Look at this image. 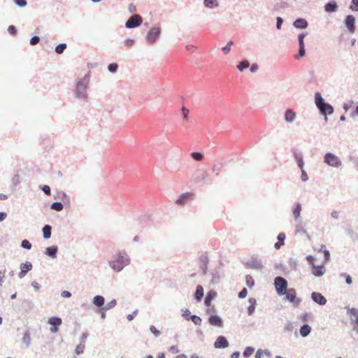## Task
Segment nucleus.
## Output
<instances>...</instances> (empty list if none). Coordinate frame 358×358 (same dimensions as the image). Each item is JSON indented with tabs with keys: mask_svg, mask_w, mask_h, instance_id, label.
<instances>
[{
	"mask_svg": "<svg viewBox=\"0 0 358 358\" xmlns=\"http://www.w3.org/2000/svg\"><path fill=\"white\" fill-rule=\"evenodd\" d=\"M350 161L354 164L355 169L358 171V156H353L350 157Z\"/></svg>",
	"mask_w": 358,
	"mask_h": 358,
	"instance_id": "e2e57ef3",
	"label": "nucleus"
},
{
	"mask_svg": "<svg viewBox=\"0 0 358 358\" xmlns=\"http://www.w3.org/2000/svg\"><path fill=\"white\" fill-rule=\"evenodd\" d=\"M116 304H117L116 300L113 299L110 301H109L108 303H107L106 305H104L103 310H108L110 309H112L116 306Z\"/></svg>",
	"mask_w": 358,
	"mask_h": 358,
	"instance_id": "c03bdc74",
	"label": "nucleus"
},
{
	"mask_svg": "<svg viewBox=\"0 0 358 358\" xmlns=\"http://www.w3.org/2000/svg\"><path fill=\"white\" fill-rule=\"evenodd\" d=\"M41 190L46 194L50 195L51 193V189L50 186L44 185L41 187Z\"/></svg>",
	"mask_w": 358,
	"mask_h": 358,
	"instance_id": "4d7b16f0",
	"label": "nucleus"
},
{
	"mask_svg": "<svg viewBox=\"0 0 358 358\" xmlns=\"http://www.w3.org/2000/svg\"><path fill=\"white\" fill-rule=\"evenodd\" d=\"M50 208L56 211H61L64 208V205L62 202L55 201L51 204Z\"/></svg>",
	"mask_w": 358,
	"mask_h": 358,
	"instance_id": "58836bf2",
	"label": "nucleus"
},
{
	"mask_svg": "<svg viewBox=\"0 0 358 358\" xmlns=\"http://www.w3.org/2000/svg\"><path fill=\"white\" fill-rule=\"evenodd\" d=\"M134 40L131 38H127L124 41V45L127 47H131L134 45Z\"/></svg>",
	"mask_w": 358,
	"mask_h": 358,
	"instance_id": "338daca9",
	"label": "nucleus"
},
{
	"mask_svg": "<svg viewBox=\"0 0 358 358\" xmlns=\"http://www.w3.org/2000/svg\"><path fill=\"white\" fill-rule=\"evenodd\" d=\"M296 118V113L292 108H287L285 111L284 120L288 124L293 123Z\"/></svg>",
	"mask_w": 358,
	"mask_h": 358,
	"instance_id": "2eb2a0df",
	"label": "nucleus"
},
{
	"mask_svg": "<svg viewBox=\"0 0 358 358\" xmlns=\"http://www.w3.org/2000/svg\"><path fill=\"white\" fill-rule=\"evenodd\" d=\"M289 267L294 271H296L298 266V261L294 258H289L288 261Z\"/></svg>",
	"mask_w": 358,
	"mask_h": 358,
	"instance_id": "37998d69",
	"label": "nucleus"
},
{
	"mask_svg": "<svg viewBox=\"0 0 358 358\" xmlns=\"http://www.w3.org/2000/svg\"><path fill=\"white\" fill-rule=\"evenodd\" d=\"M43 236L45 239H48L51 237L52 227L49 224H45L43 227Z\"/></svg>",
	"mask_w": 358,
	"mask_h": 358,
	"instance_id": "473e14b6",
	"label": "nucleus"
},
{
	"mask_svg": "<svg viewBox=\"0 0 358 358\" xmlns=\"http://www.w3.org/2000/svg\"><path fill=\"white\" fill-rule=\"evenodd\" d=\"M248 302L250 305L247 308V313L248 315L251 316L255 313L257 306V300L255 298H249Z\"/></svg>",
	"mask_w": 358,
	"mask_h": 358,
	"instance_id": "cd10ccee",
	"label": "nucleus"
},
{
	"mask_svg": "<svg viewBox=\"0 0 358 358\" xmlns=\"http://www.w3.org/2000/svg\"><path fill=\"white\" fill-rule=\"evenodd\" d=\"M274 285L277 294L279 296H283L287 292L288 283L285 278L281 276H277L274 279Z\"/></svg>",
	"mask_w": 358,
	"mask_h": 358,
	"instance_id": "20e7f679",
	"label": "nucleus"
},
{
	"mask_svg": "<svg viewBox=\"0 0 358 358\" xmlns=\"http://www.w3.org/2000/svg\"><path fill=\"white\" fill-rule=\"evenodd\" d=\"M324 162L327 165L336 168L341 166L342 164L341 159L331 152H327L324 155Z\"/></svg>",
	"mask_w": 358,
	"mask_h": 358,
	"instance_id": "0eeeda50",
	"label": "nucleus"
},
{
	"mask_svg": "<svg viewBox=\"0 0 358 358\" xmlns=\"http://www.w3.org/2000/svg\"><path fill=\"white\" fill-rule=\"evenodd\" d=\"M190 320L196 326H200L202 322L201 318L196 315H193L192 317H189Z\"/></svg>",
	"mask_w": 358,
	"mask_h": 358,
	"instance_id": "79ce46f5",
	"label": "nucleus"
},
{
	"mask_svg": "<svg viewBox=\"0 0 358 358\" xmlns=\"http://www.w3.org/2000/svg\"><path fill=\"white\" fill-rule=\"evenodd\" d=\"M40 41V38L38 36H34L30 39V44L31 45H35L38 44Z\"/></svg>",
	"mask_w": 358,
	"mask_h": 358,
	"instance_id": "052dcab7",
	"label": "nucleus"
},
{
	"mask_svg": "<svg viewBox=\"0 0 358 358\" xmlns=\"http://www.w3.org/2000/svg\"><path fill=\"white\" fill-rule=\"evenodd\" d=\"M347 313L350 317L352 324L358 323V309L356 308H348Z\"/></svg>",
	"mask_w": 358,
	"mask_h": 358,
	"instance_id": "aec40b11",
	"label": "nucleus"
},
{
	"mask_svg": "<svg viewBox=\"0 0 358 358\" xmlns=\"http://www.w3.org/2000/svg\"><path fill=\"white\" fill-rule=\"evenodd\" d=\"M22 343L26 345L27 347H29L31 344V336L29 331L27 330L24 332L23 337H22Z\"/></svg>",
	"mask_w": 358,
	"mask_h": 358,
	"instance_id": "c9c22d12",
	"label": "nucleus"
},
{
	"mask_svg": "<svg viewBox=\"0 0 358 358\" xmlns=\"http://www.w3.org/2000/svg\"><path fill=\"white\" fill-rule=\"evenodd\" d=\"M233 44H234V42H233L232 41H229V42L227 43V45H226L224 47H223V48H222V52H223L225 55H227V54L230 52V50H231V46L233 45Z\"/></svg>",
	"mask_w": 358,
	"mask_h": 358,
	"instance_id": "de8ad7c7",
	"label": "nucleus"
},
{
	"mask_svg": "<svg viewBox=\"0 0 358 358\" xmlns=\"http://www.w3.org/2000/svg\"><path fill=\"white\" fill-rule=\"evenodd\" d=\"M244 265L248 268H253L260 270L263 268L262 262L258 259L257 256H252L251 259L244 263Z\"/></svg>",
	"mask_w": 358,
	"mask_h": 358,
	"instance_id": "9b49d317",
	"label": "nucleus"
},
{
	"mask_svg": "<svg viewBox=\"0 0 358 358\" xmlns=\"http://www.w3.org/2000/svg\"><path fill=\"white\" fill-rule=\"evenodd\" d=\"M308 35L307 32H303L298 35V41H299V53L297 55H295V59H299L301 57H303L306 55L305 50V44H304V38Z\"/></svg>",
	"mask_w": 358,
	"mask_h": 358,
	"instance_id": "9d476101",
	"label": "nucleus"
},
{
	"mask_svg": "<svg viewBox=\"0 0 358 358\" xmlns=\"http://www.w3.org/2000/svg\"><path fill=\"white\" fill-rule=\"evenodd\" d=\"M311 331V327L307 324H303L300 328V334L302 337L308 336Z\"/></svg>",
	"mask_w": 358,
	"mask_h": 358,
	"instance_id": "2f4dec72",
	"label": "nucleus"
},
{
	"mask_svg": "<svg viewBox=\"0 0 358 358\" xmlns=\"http://www.w3.org/2000/svg\"><path fill=\"white\" fill-rule=\"evenodd\" d=\"M311 299L320 306H324L327 303L326 298L319 292H313L311 294Z\"/></svg>",
	"mask_w": 358,
	"mask_h": 358,
	"instance_id": "4468645a",
	"label": "nucleus"
},
{
	"mask_svg": "<svg viewBox=\"0 0 358 358\" xmlns=\"http://www.w3.org/2000/svg\"><path fill=\"white\" fill-rule=\"evenodd\" d=\"M255 351V348L253 347H246L243 355L244 357L248 358Z\"/></svg>",
	"mask_w": 358,
	"mask_h": 358,
	"instance_id": "a18cd8bd",
	"label": "nucleus"
},
{
	"mask_svg": "<svg viewBox=\"0 0 358 358\" xmlns=\"http://www.w3.org/2000/svg\"><path fill=\"white\" fill-rule=\"evenodd\" d=\"M223 264L221 261L219 262V265L212 268L210 271L211 275L210 282L213 284H217L220 282L222 278L224 276V272L222 271Z\"/></svg>",
	"mask_w": 358,
	"mask_h": 358,
	"instance_id": "39448f33",
	"label": "nucleus"
},
{
	"mask_svg": "<svg viewBox=\"0 0 358 358\" xmlns=\"http://www.w3.org/2000/svg\"><path fill=\"white\" fill-rule=\"evenodd\" d=\"M88 83L89 78L87 76H85L77 83L75 94L78 99L87 100V86Z\"/></svg>",
	"mask_w": 358,
	"mask_h": 358,
	"instance_id": "7ed1b4c3",
	"label": "nucleus"
},
{
	"mask_svg": "<svg viewBox=\"0 0 358 358\" xmlns=\"http://www.w3.org/2000/svg\"><path fill=\"white\" fill-rule=\"evenodd\" d=\"M350 8L355 11H358V0H352Z\"/></svg>",
	"mask_w": 358,
	"mask_h": 358,
	"instance_id": "13d9d810",
	"label": "nucleus"
},
{
	"mask_svg": "<svg viewBox=\"0 0 358 358\" xmlns=\"http://www.w3.org/2000/svg\"><path fill=\"white\" fill-rule=\"evenodd\" d=\"M14 3L19 7H25L27 4V0H13Z\"/></svg>",
	"mask_w": 358,
	"mask_h": 358,
	"instance_id": "5fc2aeb1",
	"label": "nucleus"
},
{
	"mask_svg": "<svg viewBox=\"0 0 358 358\" xmlns=\"http://www.w3.org/2000/svg\"><path fill=\"white\" fill-rule=\"evenodd\" d=\"M295 221L296 222L295 225V233L300 234H306L307 231L305 229V223L301 220Z\"/></svg>",
	"mask_w": 358,
	"mask_h": 358,
	"instance_id": "b1692460",
	"label": "nucleus"
},
{
	"mask_svg": "<svg viewBox=\"0 0 358 358\" xmlns=\"http://www.w3.org/2000/svg\"><path fill=\"white\" fill-rule=\"evenodd\" d=\"M131 259L124 250L118 251L108 262L110 267L115 272H120L130 264Z\"/></svg>",
	"mask_w": 358,
	"mask_h": 358,
	"instance_id": "f257e3e1",
	"label": "nucleus"
},
{
	"mask_svg": "<svg viewBox=\"0 0 358 358\" xmlns=\"http://www.w3.org/2000/svg\"><path fill=\"white\" fill-rule=\"evenodd\" d=\"M58 251V248L57 246H50L45 249V255L51 258H56L57 257V253Z\"/></svg>",
	"mask_w": 358,
	"mask_h": 358,
	"instance_id": "c756f323",
	"label": "nucleus"
},
{
	"mask_svg": "<svg viewBox=\"0 0 358 358\" xmlns=\"http://www.w3.org/2000/svg\"><path fill=\"white\" fill-rule=\"evenodd\" d=\"M250 66V62L247 59H243L236 66V68L240 71H243L245 69Z\"/></svg>",
	"mask_w": 358,
	"mask_h": 358,
	"instance_id": "f704fd0d",
	"label": "nucleus"
},
{
	"mask_svg": "<svg viewBox=\"0 0 358 358\" xmlns=\"http://www.w3.org/2000/svg\"><path fill=\"white\" fill-rule=\"evenodd\" d=\"M143 22L142 17L138 14L131 15L126 22L125 27L133 29L139 27Z\"/></svg>",
	"mask_w": 358,
	"mask_h": 358,
	"instance_id": "6e6552de",
	"label": "nucleus"
},
{
	"mask_svg": "<svg viewBox=\"0 0 358 358\" xmlns=\"http://www.w3.org/2000/svg\"><path fill=\"white\" fill-rule=\"evenodd\" d=\"M31 246V243L27 239H24L21 242V247L24 249L30 250Z\"/></svg>",
	"mask_w": 358,
	"mask_h": 358,
	"instance_id": "3c124183",
	"label": "nucleus"
},
{
	"mask_svg": "<svg viewBox=\"0 0 358 358\" xmlns=\"http://www.w3.org/2000/svg\"><path fill=\"white\" fill-rule=\"evenodd\" d=\"M85 349V344L80 343L76 348V353L77 355H80L83 352Z\"/></svg>",
	"mask_w": 358,
	"mask_h": 358,
	"instance_id": "6e6d98bb",
	"label": "nucleus"
},
{
	"mask_svg": "<svg viewBox=\"0 0 358 358\" xmlns=\"http://www.w3.org/2000/svg\"><path fill=\"white\" fill-rule=\"evenodd\" d=\"M294 327L291 322H287L285 326V331L287 332H292L293 331Z\"/></svg>",
	"mask_w": 358,
	"mask_h": 358,
	"instance_id": "bf43d9fd",
	"label": "nucleus"
},
{
	"mask_svg": "<svg viewBox=\"0 0 358 358\" xmlns=\"http://www.w3.org/2000/svg\"><path fill=\"white\" fill-rule=\"evenodd\" d=\"M245 282L247 286L250 288H252L255 285V280L250 275H247L245 276Z\"/></svg>",
	"mask_w": 358,
	"mask_h": 358,
	"instance_id": "49530a36",
	"label": "nucleus"
},
{
	"mask_svg": "<svg viewBox=\"0 0 358 358\" xmlns=\"http://www.w3.org/2000/svg\"><path fill=\"white\" fill-rule=\"evenodd\" d=\"M319 252H322L324 253V257L325 262H327V261L329 260V259H330V252L327 249L325 245H324V244L321 245L320 249Z\"/></svg>",
	"mask_w": 358,
	"mask_h": 358,
	"instance_id": "e433bc0d",
	"label": "nucleus"
},
{
	"mask_svg": "<svg viewBox=\"0 0 358 358\" xmlns=\"http://www.w3.org/2000/svg\"><path fill=\"white\" fill-rule=\"evenodd\" d=\"M248 294V290L246 288H243L241 290V292L238 293V297L240 299H244L245 297H246Z\"/></svg>",
	"mask_w": 358,
	"mask_h": 358,
	"instance_id": "0e129e2a",
	"label": "nucleus"
},
{
	"mask_svg": "<svg viewBox=\"0 0 358 358\" xmlns=\"http://www.w3.org/2000/svg\"><path fill=\"white\" fill-rule=\"evenodd\" d=\"M182 316L186 320H190V317H192L193 315H191V313L189 309L185 308L182 310Z\"/></svg>",
	"mask_w": 358,
	"mask_h": 358,
	"instance_id": "09e8293b",
	"label": "nucleus"
},
{
	"mask_svg": "<svg viewBox=\"0 0 358 358\" xmlns=\"http://www.w3.org/2000/svg\"><path fill=\"white\" fill-rule=\"evenodd\" d=\"M203 4L206 7L213 8V7L218 6V2L217 0H204Z\"/></svg>",
	"mask_w": 358,
	"mask_h": 358,
	"instance_id": "4c0bfd02",
	"label": "nucleus"
},
{
	"mask_svg": "<svg viewBox=\"0 0 358 358\" xmlns=\"http://www.w3.org/2000/svg\"><path fill=\"white\" fill-rule=\"evenodd\" d=\"M48 323L51 326L58 327L62 324V320L59 317H51L48 319Z\"/></svg>",
	"mask_w": 358,
	"mask_h": 358,
	"instance_id": "72a5a7b5",
	"label": "nucleus"
},
{
	"mask_svg": "<svg viewBox=\"0 0 358 358\" xmlns=\"http://www.w3.org/2000/svg\"><path fill=\"white\" fill-rule=\"evenodd\" d=\"M20 268V272L18 273V276L20 278H22L29 271L32 269V264L31 262H27L21 264Z\"/></svg>",
	"mask_w": 358,
	"mask_h": 358,
	"instance_id": "f3484780",
	"label": "nucleus"
},
{
	"mask_svg": "<svg viewBox=\"0 0 358 358\" xmlns=\"http://www.w3.org/2000/svg\"><path fill=\"white\" fill-rule=\"evenodd\" d=\"M340 276L341 277H343V278H345V282L348 284V285H351L352 282V278L351 276L348 274L347 273H340Z\"/></svg>",
	"mask_w": 358,
	"mask_h": 358,
	"instance_id": "8fccbe9b",
	"label": "nucleus"
},
{
	"mask_svg": "<svg viewBox=\"0 0 358 358\" xmlns=\"http://www.w3.org/2000/svg\"><path fill=\"white\" fill-rule=\"evenodd\" d=\"M325 273V268L324 266H312V273L316 277H320Z\"/></svg>",
	"mask_w": 358,
	"mask_h": 358,
	"instance_id": "393cba45",
	"label": "nucleus"
},
{
	"mask_svg": "<svg viewBox=\"0 0 358 358\" xmlns=\"http://www.w3.org/2000/svg\"><path fill=\"white\" fill-rule=\"evenodd\" d=\"M191 157L193 159L197 162H200L203 159V155L199 152H193L191 154Z\"/></svg>",
	"mask_w": 358,
	"mask_h": 358,
	"instance_id": "ea45409f",
	"label": "nucleus"
},
{
	"mask_svg": "<svg viewBox=\"0 0 358 358\" xmlns=\"http://www.w3.org/2000/svg\"><path fill=\"white\" fill-rule=\"evenodd\" d=\"M66 46H67L66 44L64 43H59V45H57L55 47V52L59 55L62 54L64 52V51L65 50V49L66 48Z\"/></svg>",
	"mask_w": 358,
	"mask_h": 358,
	"instance_id": "a19ab883",
	"label": "nucleus"
},
{
	"mask_svg": "<svg viewBox=\"0 0 358 358\" xmlns=\"http://www.w3.org/2000/svg\"><path fill=\"white\" fill-rule=\"evenodd\" d=\"M285 295V300L290 302L295 307L298 306L301 302V300L296 297V292L294 288H289Z\"/></svg>",
	"mask_w": 358,
	"mask_h": 358,
	"instance_id": "1a4fd4ad",
	"label": "nucleus"
},
{
	"mask_svg": "<svg viewBox=\"0 0 358 358\" xmlns=\"http://www.w3.org/2000/svg\"><path fill=\"white\" fill-rule=\"evenodd\" d=\"M293 26L297 29H306L308 23L304 18L299 17L293 22Z\"/></svg>",
	"mask_w": 358,
	"mask_h": 358,
	"instance_id": "5701e85b",
	"label": "nucleus"
},
{
	"mask_svg": "<svg viewBox=\"0 0 358 358\" xmlns=\"http://www.w3.org/2000/svg\"><path fill=\"white\" fill-rule=\"evenodd\" d=\"M8 31L12 34V35H15L17 33V29L15 28V26L13 25H10L8 28Z\"/></svg>",
	"mask_w": 358,
	"mask_h": 358,
	"instance_id": "774afa93",
	"label": "nucleus"
},
{
	"mask_svg": "<svg viewBox=\"0 0 358 358\" xmlns=\"http://www.w3.org/2000/svg\"><path fill=\"white\" fill-rule=\"evenodd\" d=\"M208 263H209L208 256L207 255V252H204L199 258V268L202 271V274L204 275H207V273L208 272Z\"/></svg>",
	"mask_w": 358,
	"mask_h": 358,
	"instance_id": "f8f14e48",
	"label": "nucleus"
},
{
	"mask_svg": "<svg viewBox=\"0 0 358 358\" xmlns=\"http://www.w3.org/2000/svg\"><path fill=\"white\" fill-rule=\"evenodd\" d=\"M283 22V20L281 17H277L276 18V29H280L282 24Z\"/></svg>",
	"mask_w": 358,
	"mask_h": 358,
	"instance_id": "69168bd1",
	"label": "nucleus"
},
{
	"mask_svg": "<svg viewBox=\"0 0 358 358\" xmlns=\"http://www.w3.org/2000/svg\"><path fill=\"white\" fill-rule=\"evenodd\" d=\"M217 296V292L213 290L209 291L204 300V303L207 307H210L211 305V301Z\"/></svg>",
	"mask_w": 358,
	"mask_h": 358,
	"instance_id": "a878e982",
	"label": "nucleus"
},
{
	"mask_svg": "<svg viewBox=\"0 0 358 358\" xmlns=\"http://www.w3.org/2000/svg\"><path fill=\"white\" fill-rule=\"evenodd\" d=\"M229 346V342L224 336H219L214 343V347L217 349L226 348Z\"/></svg>",
	"mask_w": 358,
	"mask_h": 358,
	"instance_id": "dca6fc26",
	"label": "nucleus"
},
{
	"mask_svg": "<svg viewBox=\"0 0 358 358\" xmlns=\"http://www.w3.org/2000/svg\"><path fill=\"white\" fill-rule=\"evenodd\" d=\"M344 24L350 34H353L355 31V17L352 15L346 16Z\"/></svg>",
	"mask_w": 358,
	"mask_h": 358,
	"instance_id": "ddd939ff",
	"label": "nucleus"
},
{
	"mask_svg": "<svg viewBox=\"0 0 358 358\" xmlns=\"http://www.w3.org/2000/svg\"><path fill=\"white\" fill-rule=\"evenodd\" d=\"M315 103L320 111V113L325 117L326 120H327V115H330L334 113V107L330 103L325 101L320 92H316L315 94Z\"/></svg>",
	"mask_w": 358,
	"mask_h": 358,
	"instance_id": "f03ea898",
	"label": "nucleus"
},
{
	"mask_svg": "<svg viewBox=\"0 0 358 358\" xmlns=\"http://www.w3.org/2000/svg\"><path fill=\"white\" fill-rule=\"evenodd\" d=\"M203 297V288L201 285H199L196 287V292L194 293V299L196 302H200Z\"/></svg>",
	"mask_w": 358,
	"mask_h": 358,
	"instance_id": "7c9ffc66",
	"label": "nucleus"
},
{
	"mask_svg": "<svg viewBox=\"0 0 358 358\" xmlns=\"http://www.w3.org/2000/svg\"><path fill=\"white\" fill-rule=\"evenodd\" d=\"M118 69V65L116 63H111L108 66V70L110 73H116Z\"/></svg>",
	"mask_w": 358,
	"mask_h": 358,
	"instance_id": "603ef678",
	"label": "nucleus"
},
{
	"mask_svg": "<svg viewBox=\"0 0 358 358\" xmlns=\"http://www.w3.org/2000/svg\"><path fill=\"white\" fill-rule=\"evenodd\" d=\"M301 210V204L299 202H296L294 204L292 211L294 220H301L300 217Z\"/></svg>",
	"mask_w": 358,
	"mask_h": 358,
	"instance_id": "4be33fe9",
	"label": "nucleus"
},
{
	"mask_svg": "<svg viewBox=\"0 0 358 358\" xmlns=\"http://www.w3.org/2000/svg\"><path fill=\"white\" fill-rule=\"evenodd\" d=\"M92 303L99 308H102L104 306L105 299L103 296L96 295L93 298Z\"/></svg>",
	"mask_w": 358,
	"mask_h": 358,
	"instance_id": "c85d7f7f",
	"label": "nucleus"
},
{
	"mask_svg": "<svg viewBox=\"0 0 358 358\" xmlns=\"http://www.w3.org/2000/svg\"><path fill=\"white\" fill-rule=\"evenodd\" d=\"M208 322L212 326H215V327H223V320L217 315H211L208 317Z\"/></svg>",
	"mask_w": 358,
	"mask_h": 358,
	"instance_id": "a211bd4d",
	"label": "nucleus"
},
{
	"mask_svg": "<svg viewBox=\"0 0 358 358\" xmlns=\"http://www.w3.org/2000/svg\"><path fill=\"white\" fill-rule=\"evenodd\" d=\"M192 196L193 194L190 192L183 193L178 196L176 203L179 206H182L185 204Z\"/></svg>",
	"mask_w": 358,
	"mask_h": 358,
	"instance_id": "412c9836",
	"label": "nucleus"
},
{
	"mask_svg": "<svg viewBox=\"0 0 358 358\" xmlns=\"http://www.w3.org/2000/svg\"><path fill=\"white\" fill-rule=\"evenodd\" d=\"M292 152L293 157L296 161L299 167L300 168V169H302L304 165L302 153L294 148L292 149Z\"/></svg>",
	"mask_w": 358,
	"mask_h": 358,
	"instance_id": "6ab92c4d",
	"label": "nucleus"
},
{
	"mask_svg": "<svg viewBox=\"0 0 358 358\" xmlns=\"http://www.w3.org/2000/svg\"><path fill=\"white\" fill-rule=\"evenodd\" d=\"M182 117L185 120H187L189 117V110L185 107H182L181 108Z\"/></svg>",
	"mask_w": 358,
	"mask_h": 358,
	"instance_id": "864d4df0",
	"label": "nucleus"
},
{
	"mask_svg": "<svg viewBox=\"0 0 358 358\" xmlns=\"http://www.w3.org/2000/svg\"><path fill=\"white\" fill-rule=\"evenodd\" d=\"M150 331L155 335V337H158L160 335V331L153 325L150 326Z\"/></svg>",
	"mask_w": 358,
	"mask_h": 358,
	"instance_id": "680f3d73",
	"label": "nucleus"
},
{
	"mask_svg": "<svg viewBox=\"0 0 358 358\" xmlns=\"http://www.w3.org/2000/svg\"><path fill=\"white\" fill-rule=\"evenodd\" d=\"M338 9V5L334 0L327 2L324 6V10L327 13L336 12Z\"/></svg>",
	"mask_w": 358,
	"mask_h": 358,
	"instance_id": "bb28decb",
	"label": "nucleus"
},
{
	"mask_svg": "<svg viewBox=\"0 0 358 358\" xmlns=\"http://www.w3.org/2000/svg\"><path fill=\"white\" fill-rule=\"evenodd\" d=\"M161 28L159 27H153L148 30L145 36V40L148 43H155L160 37Z\"/></svg>",
	"mask_w": 358,
	"mask_h": 358,
	"instance_id": "423d86ee",
	"label": "nucleus"
}]
</instances>
